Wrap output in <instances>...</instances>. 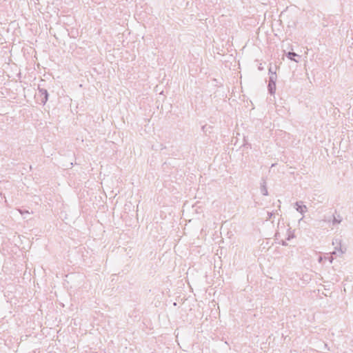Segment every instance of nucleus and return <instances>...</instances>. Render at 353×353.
I'll return each mask as SVG.
<instances>
[{
    "instance_id": "nucleus-1",
    "label": "nucleus",
    "mask_w": 353,
    "mask_h": 353,
    "mask_svg": "<svg viewBox=\"0 0 353 353\" xmlns=\"http://www.w3.org/2000/svg\"><path fill=\"white\" fill-rule=\"evenodd\" d=\"M295 55H296V54H294V53L289 52L288 57L292 59V56H295Z\"/></svg>"
}]
</instances>
